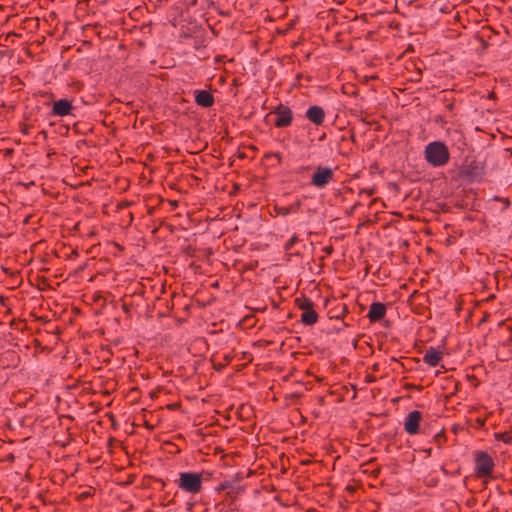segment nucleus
I'll return each instance as SVG.
<instances>
[{
	"mask_svg": "<svg viewBox=\"0 0 512 512\" xmlns=\"http://www.w3.org/2000/svg\"><path fill=\"white\" fill-rule=\"evenodd\" d=\"M195 102L201 107L208 108L214 104V97L209 91H196Z\"/></svg>",
	"mask_w": 512,
	"mask_h": 512,
	"instance_id": "obj_11",
	"label": "nucleus"
},
{
	"mask_svg": "<svg viewBox=\"0 0 512 512\" xmlns=\"http://www.w3.org/2000/svg\"><path fill=\"white\" fill-rule=\"evenodd\" d=\"M435 441L439 442L443 438L442 434L438 433L435 437Z\"/></svg>",
	"mask_w": 512,
	"mask_h": 512,
	"instance_id": "obj_16",
	"label": "nucleus"
},
{
	"mask_svg": "<svg viewBox=\"0 0 512 512\" xmlns=\"http://www.w3.org/2000/svg\"><path fill=\"white\" fill-rule=\"evenodd\" d=\"M271 114L276 116L274 125L277 128L288 127L292 124L293 112L288 106L279 104L271 111Z\"/></svg>",
	"mask_w": 512,
	"mask_h": 512,
	"instance_id": "obj_5",
	"label": "nucleus"
},
{
	"mask_svg": "<svg viewBox=\"0 0 512 512\" xmlns=\"http://www.w3.org/2000/svg\"><path fill=\"white\" fill-rule=\"evenodd\" d=\"M452 107H453V104H448L447 105V108L450 109V110L452 109Z\"/></svg>",
	"mask_w": 512,
	"mask_h": 512,
	"instance_id": "obj_18",
	"label": "nucleus"
},
{
	"mask_svg": "<svg viewBox=\"0 0 512 512\" xmlns=\"http://www.w3.org/2000/svg\"><path fill=\"white\" fill-rule=\"evenodd\" d=\"M318 320V314L314 308L302 312L301 322L305 325H313Z\"/></svg>",
	"mask_w": 512,
	"mask_h": 512,
	"instance_id": "obj_12",
	"label": "nucleus"
},
{
	"mask_svg": "<svg viewBox=\"0 0 512 512\" xmlns=\"http://www.w3.org/2000/svg\"><path fill=\"white\" fill-rule=\"evenodd\" d=\"M278 213L283 215V216H286L289 213V209L286 208V207H282V208L279 209Z\"/></svg>",
	"mask_w": 512,
	"mask_h": 512,
	"instance_id": "obj_15",
	"label": "nucleus"
},
{
	"mask_svg": "<svg viewBox=\"0 0 512 512\" xmlns=\"http://www.w3.org/2000/svg\"><path fill=\"white\" fill-rule=\"evenodd\" d=\"M297 304L299 309L302 310V312L314 308L313 302L308 298L297 299Z\"/></svg>",
	"mask_w": 512,
	"mask_h": 512,
	"instance_id": "obj_13",
	"label": "nucleus"
},
{
	"mask_svg": "<svg viewBox=\"0 0 512 512\" xmlns=\"http://www.w3.org/2000/svg\"><path fill=\"white\" fill-rule=\"evenodd\" d=\"M422 413L414 410L407 414L404 421V429L409 435H415L419 432Z\"/></svg>",
	"mask_w": 512,
	"mask_h": 512,
	"instance_id": "obj_6",
	"label": "nucleus"
},
{
	"mask_svg": "<svg viewBox=\"0 0 512 512\" xmlns=\"http://www.w3.org/2000/svg\"><path fill=\"white\" fill-rule=\"evenodd\" d=\"M73 106L67 99H60L53 103L52 115L64 117L71 113Z\"/></svg>",
	"mask_w": 512,
	"mask_h": 512,
	"instance_id": "obj_8",
	"label": "nucleus"
},
{
	"mask_svg": "<svg viewBox=\"0 0 512 512\" xmlns=\"http://www.w3.org/2000/svg\"><path fill=\"white\" fill-rule=\"evenodd\" d=\"M386 315V306L381 302H373L367 314L370 322H378Z\"/></svg>",
	"mask_w": 512,
	"mask_h": 512,
	"instance_id": "obj_9",
	"label": "nucleus"
},
{
	"mask_svg": "<svg viewBox=\"0 0 512 512\" xmlns=\"http://www.w3.org/2000/svg\"><path fill=\"white\" fill-rule=\"evenodd\" d=\"M175 483L180 490L195 495L202 489L203 477L197 472H181Z\"/></svg>",
	"mask_w": 512,
	"mask_h": 512,
	"instance_id": "obj_2",
	"label": "nucleus"
},
{
	"mask_svg": "<svg viewBox=\"0 0 512 512\" xmlns=\"http://www.w3.org/2000/svg\"><path fill=\"white\" fill-rule=\"evenodd\" d=\"M499 439H501L503 442L509 444L512 442V436L509 433H503L499 436Z\"/></svg>",
	"mask_w": 512,
	"mask_h": 512,
	"instance_id": "obj_14",
	"label": "nucleus"
},
{
	"mask_svg": "<svg viewBox=\"0 0 512 512\" xmlns=\"http://www.w3.org/2000/svg\"><path fill=\"white\" fill-rule=\"evenodd\" d=\"M305 117L314 125L320 126L325 120V111L322 107L313 105L310 106L306 112Z\"/></svg>",
	"mask_w": 512,
	"mask_h": 512,
	"instance_id": "obj_7",
	"label": "nucleus"
},
{
	"mask_svg": "<svg viewBox=\"0 0 512 512\" xmlns=\"http://www.w3.org/2000/svg\"><path fill=\"white\" fill-rule=\"evenodd\" d=\"M193 506H194V503H188V505H187V510H188V511H191V510H192V508H193Z\"/></svg>",
	"mask_w": 512,
	"mask_h": 512,
	"instance_id": "obj_17",
	"label": "nucleus"
},
{
	"mask_svg": "<svg viewBox=\"0 0 512 512\" xmlns=\"http://www.w3.org/2000/svg\"><path fill=\"white\" fill-rule=\"evenodd\" d=\"M493 459L485 452H478L475 456V471L479 478H486L494 469Z\"/></svg>",
	"mask_w": 512,
	"mask_h": 512,
	"instance_id": "obj_4",
	"label": "nucleus"
},
{
	"mask_svg": "<svg viewBox=\"0 0 512 512\" xmlns=\"http://www.w3.org/2000/svg\"><path fill=\"white\" fill-rule=\"evenodd\" d=\"M423 360L429 366L436 367L442 360V352L434 347H430L425 352Z\"/></svg>",
	"mask_w": 512,
	"mask_h": 512,
	"instance_id": "obj_10",
	"label": "nucleus"
},
{
	"mask_svg": "<svg viewBox=\"0 0 512 512\" xmlns=\"http://www.w3.org/2000/svg\"><path fill=\"white\" fill-rule=\"evenodd\" d=\"M424 157L433 167H443L450 159V152L443 142L433 141L425 146Z\"/></svg>",
	"mask_w": 512,
	"mask_h": 512,
	"instance_id": "obj_1",
	"label": "nucleus"
},
{
	"mask_svg": "<svg viewBox=\"0 0 512 512\" xmlns=\"http://www.w3.org/2000/svg\"><path fill=\"white\" fill-rule=\"evenodd\" d=\"M334 180V170L328 166H317L311 175V185L317 189L326 188Z\"/></svg>",
	"mask_w": 512,
	"mask_h": 512,
	"instance_id": "obj_3",
	"label": "nucleus"
}]
</instances>
